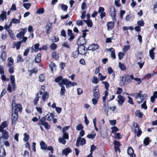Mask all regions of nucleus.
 Segmentation results:
<instances>
[{"mask_svg": "<svg viewBox=\"0 0 157 157\" xmlns=\"http://www.w3.org/2000/svg\"><path fill=\"white\" fill-rule=\"evenodd\" d=\"M141 93L142 91H140L138 93H135L131 94L132 96H135V98L136 99H138L139 98L140 99V101H137V102L139 104L141 103L145 99L147 96V95L146 94H141Z\"/></svg>", "mask_w": 157, "mask_h": 157, "instance_id": "f257e3e1", "label": "nucleus"}, {"mask_svg": "<svg viewBox=\"0 0 157 157\" xmlns=\"http://www.w3.org/2000/svg\"><path fill=\"white\" fill-rule=\"evenodd\" d=\"M133 128H132V131L134 132L135 134H136L137 136L139 137L142 134V131L140 128L138 124L135 122L133 123Z\"/></svg>", "mask_w": 157, "mask_h": 157, "instance_id": "f03ea898", "label": "nucleus"}, {"mask_svg": "<svg viewBox=\"0 0 157 157\" xmlns=\"http://www.w3.org/2000/svg\"><path fill=\"white\" fill-rule=\"evenodd\" d=\"M133 128H132V131L134 132L135 134H136L137 136L139 137L142 134V131L140 128L138 124L135 122L133 123Z\"/></svg>", "mask_w": 157, "mask_h": 157, "instance_id": "7ed1b4c3", "label": "nucleus"}, {"mask_svg": "<svg viewBox=\"0 0 157 157\" xmlns=\"http://www.w3.org/2000/svg\"><path fill=\"white\" fill-rule=\"evenodd\" d=\"M2 135V136L0 137V144L8 139L9 137L8 133L6 130L3 131Z\"/></svg>", "mask_w": 157, "mask_h": 157, "instance_id": "20e7f679", "label": "nucleus"}, {"mask_svg": "<svg viewBox=\"0 0 157 157\" xmlns=\"http://www.w3.org/2000/svg\"><path fill=\"white\" fill-rule=\"evenodd\" d=\"M53 29L52 23L48 22L45 26V32L46 34H49Z\"/></svg>", "mask_w": 157, "mask_h": 157, "instance_id": "39448f33", "label": "nucleus"}, {"mask_svg": "<svg viewBox=\"0 0 157 157\" xmlns=\"http://www.w3.org/2000/svg\"><path fill=\"white\" fill-rule=\"evenodd\" d=\"M119 84L121 86H123L128 84L126 75H124L120 77Z\"/></svg>", "mask_w": 157, "mask_h": 157, "instance_id": "423d86ee", "label": "nucleus"}, {"mask_svg": "<svg viewBox=\"0 0 157 157\" xmlns=\"http://www.w3.org/2000/svg\"><path fill=\"white\" fill-rule=\"evenodd\" d=\"M86 144V140L85 139L79 136L76 140V145L77 147H78L80 145L82 146Z\"/></svg>", "mask_w": 157, "mask_h": 157, "instance_id": "0eeeda50", "label": "nucleus"}, {"mask_svg": "<svg viewBox=\"0 0 157 157\" xmlns=\"http://www.w3.org/2000/svg\"><path fill=\"white\" fill-rule=\"evenodd\" d=\"M22 107L20 104H17L14 106H13L12 112L18 113V112H21L22 111Z\"/></svg>", "mask_w": 157, "mask_h": 157, "instance_id": "6e6552de", "label": "nucleus"}, {"mask_svg": "<svg viewBox=\"0 0 157 157\" xmlns=\"http://www.w3.org/2000/svg\"><path fill=\"white\" fill-rule=\"evenodd\" d=\"M77 50L78 52H79L80 54L81 55L85 54L87 52V50H88L87 48L86 49L84 45H80V46H78Z\"/></svg>", "mask_w": 157, "mask_h": 157, "instance_id": "1a4fd4ad", "label": "nucleus"}, {"mask_svg": "<svg viewBox=\"0 0 157 157\" xmlns=\"http://www.w3.org/2000/svg\"><path fill=\"white\" fill-rule=\"evenodd\" d=\"M117 101L119 106H122L124 102L125 98L124 97L121 95H118L117 96Z\"/></svg>", "mask_w": 157, "mask_h": 157, "instance_id": "9d476101", "label": "nucleus"}, {"mask_svg": "<svg viewBox=\"0 0 157 157\" xmlns=\"http://www.w3.org/2000/svg\"><path fill=\"white\" fill-rule=\"evenodd\" d=\"M93 94L94 98H99L100 95L99 88L98 86H95L94 87V89L93 90Z\"/></svg>", "mask_w": 157, "mask_h": 157, "instance_id": "9b49d317", "label": "nucleus"}, {"mask_svg": "<svg viewBox=\"0 0 157 157\" xmlns=\"http://www.w3.org/2000/svg\"><path fill=\"white\" fill-rule=\"evenodd\" d=\"M10 83L12 85L13 90H15L16 89V86L14 76V75H11L10 76Z\"/></svg>", "mask_w": 157, "mask_h": 157, "instance_id": "f8f14e48", "label": "nucleus"}, {"mask_svg": "<svg viewBox=\"0 0 157 157\" xmlns=\"http://www.w3.org/2000/svg\"><path fill=\"white\" fill-rule=\"evenodd\" d=\"M12 124H14L17 122L18 118V114L12 112Z\"/></svg>", "mask_w": 157, "mask_h": 157, "instance_id": "ddd939ff", "label": "nucleus"}, {"mask_svg": "<svg viewBox=\"0 0 157 157\" xmlns=\"http://www.w3.org/2000/svg\"><path fill=\"white\" fill-rule=\"evenodd\" d=\"M64 78H63L62 76L60 75L56 78L55 79V82L56 83H58L59 86H62V85H63V81Z\"/></svg>", "mask_w": 157, "mask_h": 157, "instance_id": "4468645a", "label": "nucleus"}, {"mask_svg": "<svg viewBox=\"0 0 157 157\" xmlns=\"http://www.w3.org/2000/svg\"><path fill=\"white\" fill-rule=\"evenodd\" d=\"M63 85H65L66 88H69L73 86L72 82L67 78L63 79Z\"/></svg>", "mask_w": 157, "mask_h": 157, "instance_id": "2eb2a0df", "label": "nucleus"}, {"mask_svg": "<svg viewBox=\"0 0 157 157\" xmlns=\"http://www.w3.org/2000/svg\"><path fill=\"white\" fill-rule=\"evenodd\" d=\"M86 41L85 38L83 37H79L78 40L77 44L78 46L80 45H84L85 44Z\"/></svg>", "mask_w": 157, "mask_h": 157, "instance_id": "dca6fc26", "label": "nucleus"}, {"mask_svg": "<svg viewBox=\"0 0 157 157\" xmlns=\"http://www.w3.org/2000/svg\"><path fill=\"white\" fill-rule=\"evenodd\" d=\"M127 153L130 155V157H136V155L134 154V150L132 148L130 147L127 150Z\"/></svg>", "mask_w": 157, "mask_h": 157, "instance_id": "f3484780", "label": "nucleus"}, {"mask_svg": "<svg viewBox=\"0 0 157 157\" xmlns=\"http://www.w3.org/2000/svg\"><path fill=\"white\" fill-rule=\"evenodd\" d=\"M99 46L97 44H93L89 45L88 48L87 49L89 50L95 51L98 49L99 48Z\"/></svg>", "mask_w": 157, "mask_h": 157, "instance_id": "a211bd4d", "label": "nucleus"}, {"mask_svg": "<svg viewBox=\"0 0 157 157\" xmlns=\"http://www.w3.org/2000/svg\"><path fill=\"white\" fill-rule=\"evenodd\" d=\"M6 12L4 11H2V13L0 15V21H3L5 20L6 19Z\"/></svg>", "mask_w": 157, "mask_h": 157, "instance_id": "6ab92c4d", "label": "nucleus"}, {"mask_svg": "<svg viewBox=\"0 0 157 157\" xmlns=\"http://www.w3.org/2000/svg\"><path fill=\"white\" fill-rule=\"evenodd\" d=\"M7 61V67H10L13 65L14 61L12 57L9 58L8 59Z\"/></svg>", "mask_w": 157, "mask_h": 157, "instance_id": "aec40b11", "label": "nucleus"}, {"mask_svg": "<svg viewBox=\"0 0 157 157\" xmlns=\"http://www.w3.org/2000/svg\"><path fill=\"white\" fill-rule=\"evenodd\" d=\"M110 16L116 15V11L115 7L113 6H111L109 7Z\"/></svg>", "mask_w": 157, "mask_h": 157, "instance_id": "412c9836", "label": "nucleus"}, {"mask_svg": "<svg viewBox=\"0 0 157 157\" xmlns=\"http://www.w3.org/2000/svg\"><path fill=\"white\" fill-rule=\"evenodd\" d=\"M155 49V48H153L152 49L149 50V56L151 58V59L152 60L154 59L155 58V53L154 52Z\"/></svg>", "mask_w": 157, "mask_h": 157, "instance_id": "4be33fe9", "label": "nucleus"}, {"mask_svg": "<svg viewBox=\"0 0 157 157\" xmlns=\"http://www.w3.org/2000/svg\"><path fill=\"white\" fill-rule=\"evenodd\" d=\"M71 149L68 147L63 150L62 151V154L66 156L68 155L69 153L71 152Z\"/></svg>", "mask_w": 157, "mask_h": 157, "instance_id": "5701e85b", "label": "nucleus"}, {"mask_svg": "<svg viewBox=\"0 0 157 157\" xmlns=\"http://www.w3.org/2000/svg\"><path fill=\"white\" fill-rule=\"evenodd\" d=\"M107 29L108 30H111L114 26V22L112 21H110L107 24Z\"/></svg>", "mask_w": 157, "mask_h": 157, "instance_id": "b1692460", "label": "nucleus"}, {"mask_svg": "<svg viewBox=\"0 0 157 157\" xmlns=\"http://www.w3.org/2000/svg\"><path fill=\"white\" fill-rule=\"evenodd\" d=\"M40 148L43 150H46L47 149V145L43 141H42L40 142Z\"/></svg>", "mask_w": 157, "mask_h": 157, "instance_id": "393cba45", "label": "nucleus"}, {"mask_svg": "<svg viewBox=\"0 0 157 157\" xmlns=\"http://www.w3.org/2000/svg\"><path fill=\"white\" fill-rule=\"evenodd\" d=\"M6 154L5 148L2 147H0V157H4Z\"/></svg>", "mask_w": 157, "mask_h": 157, "instance_id": "a878e982", "label": "nucleus"}, {"mask_svg": "<svg viewBox=\"0 0 157 157\" xmlns=\"http://www.w3.org/2000/svg\"><path fill=\"white\" fill-rule=\"evenodd\" d=\"M41 55L40 53L38 54L36 56L35 59V61L36 63H39L41 62Z\"/></svg>", "mask_w": 157, "mask_h": 157, "instance_id": "bb28decb", "label": "nucleus"}, {"mask_svg": "<svg viewBox=\"0 0 157 157\" xmlns=\"http://www.w3.org/2000/svg\"><path fill=\"white\" fill-rule=\"evenodd\" d=\"M157 73H155V72H153L151 74H148L145 75L144 76V78L145 79H149L151 77L153 76L155 74H157Z\"/></svg>", "mask_w": 157, "mask_h": 157, "instance_id": "cd10ccee", "label": "nucleus"}, {"mask_svg": "<svg viewBox=\"0 0 157 157\" xmlns=\"http://www.w3.org/2000/svg\"><path fill=\"white\" fill-rule=\"evenodd\" d=\"M39 45H40L38 43L36 44L34 46V50L33 49V46L31 47V50L32 51V52H33V51L36 52H38L39 50Z\"/></svg>", "mask_w": 157, "mask_h": 157, "instance_id": "c85d7f7f", "label": "nucleus"}, {"mask_svg": "<svg viewBox=\"0 0 157 157\" xmlns=\"http://www.w3.org/2000/svg\"><path fill=\"white\" fill-rule=\"evenodd\" d=\"M127 75V81L128 84L131 82L132 80L134 79V78L132 75L129 76Z\"/></svg>", "mask_w": 157, "mask_h": 157, "instance_id": "c756f323", "label": "nucleus"}, {"mask_svg": "<svg viewBox=\"0 0 157 157\" xmlns=\"http://www.w3.org/2000/svg\"><path fill=\"white\" fill-rule=\"evenodd\" d=\"M0 58L2 59V61H4L6 58V53L5 51H2V54L0 56Z\"/></svg>", "mask_w": 157, "mask_h": 157, "instance_id": "7c9ffc66", "label": "nucleus"}, {"mask_svg": "<svg viewBox=\"0 0 157 157\" xmlns=\"http://www.w3.org/2000/svg\"><path fill=\"white\" fill-rule=\"evenodd\" d=\"M43 95L42 97V98L44 101H45L48 98L49 95L48 93L46 92L44 93V94H43Z\"/></svg>", "mask_w": 157, "mask_h": 157, "instance_id": "2f4dec72", "label": "nucleus"}, {"mask_svg": "<svg viewBox=\"0 0 157 157\" xmlns=\"http://www.w3.org/2000/svg\"><path fill=\"white\" fill-rule=\"evenodd\" d=\"M118 67L122 71H125L126 70V68L125 65L121 62L119 63Z\"/></svg>", "mask_w": 157, "mask_h": 157, "instance_id": "473e14b6", "label": "nucleus"}, {"mask_svg": "<svg viewBox=\"0 0 157 157\" xmlns=\"http://www.w3.org/2000/svg\"><path fill=\"white\" fill-rule=\"evenodd\" d=\"M52 56L53 59L56 60H58L59 57V54L56 52H53L52 53Z\"/></svg>", "mask_w": 157, "mask_h": 157, "instance_id": "72a5a7b5", "label": "nucleus"}, {"mask_svg": "<svg viewBox=\"0 0 157 157\" xmlns=\"http://www.w3.org/2000/svg\"><path fill=\"white\" fill-rule=\"evenodd\" d=\"M61 87L60 94L61 96H63L64 95L65 93L66 92V90L65 88V86L63 85H62V86H59Z\"/></svg>", "mask_w": 157, "mask_h": 157, "instance_id": "f704fd0d", "label": "nucleus"}, {"mask_svg": "<svg viewBox=\"0 0 157 157\" xmlns=\"http://www.w3.org/2000/svg\"><path fill=\"white\" fill-rule=\"evenodd\" d=\"M79 52L77 50L73 52L71 54V56L74 58H76L78 57L79 54H80Z\"/></svg>", "mask_w": 157, "mask_h": 157, "instance_id": "c9c22d12", "label": "nucleus"}, {"mask_svg": "<svg viewBox=\"0 0 157 157\" xmlns=\"http://www.w3.org/2000/svg\"><path fill=\"white\" fill-rule=\"evenodd\" d=\"M135 114L137 117L140 118H142L143 113H142L141 112L140 110H136L135 112Z\"/></svg>", "mask_w": 157, "mask_h": 157, "instance_id": "e433bc0d", "label": "nucleus"}, {"mask_svg": "<svg viewBox=\"0 0 157 157\" xmlns=\"http://www.w3.org/2000/svg\"><path fill=\"white\" fill-rule=\"evenodd\" d=\"M46 118L45 117H43L40 119L39 122H38V124L40 125H43L46 122L45 121Z\"/></svg>", "mask_w": 157, "mask_h": 157, "instance_id": "4c0bfd02", "label": "nucleus"}, {"mask_svg": "<svg viewBox=\"0 0 157 157\" xmlns=\"http://www.w3.org/2000/svg\"><path fill=\"white\" fill-rule=\"evenodd\" d=\"M103 106L104 108V111L105 112L106 114H108L109 110L108 104L106 103H104L103 104Z\"/></svg>", "mask_w": 157, "mask_h": 157, "instance_id": "58836bf2", "label": "nucleus"}, {"mask_svg": "<svg viewBox=\"0 0 157 157\" xmlns=\"http://www.w3.org/2000/svg\"><path fill=\"white\" fill-rule=\"evenodd\" d=\"M39 93H37L36 94V96L34 100V105H36L37 104L39 100Z\"/></svg>", "mask_w": 157, "mask_h": 157, "instance_id": "ea45409f", "label": "nucleus"}, {"mask_svg": "<svg viewBox=\"0 0 157 157\" xmlns=\"http://www.w3.org/2000/svg\"><path fill=\"white\" fill-rule=\"evenodd\" d=\"M65 139L63 137L59 138L58 139V141L59 143L63 144H65L66 143V141Z\"/></svg>", "mask_w": 157, "mask_h": 157, "instance_id": "a19ab883", "label": "nucleus"}, {"mask_svg": "<svg viewBox=\"0 0 157 157\" xmlns=\"http://www.w3.org/2000/svg\"><path fill=\"white\" fill-rule=\"evenodd\" d=\"M22 42V41H20L18 42H15L14 45L16 48L17 50L19 49L21 45V43Z\"/></svg>", "mask_w": 157, "mask_h": 157, "instance_id": "79ce46f5", "label": "nucleus"}, {"mask_svg": "<svg viewBox=\"0 0 157 157\" xmlns=\"http://www.w3.org/2000/svg\"><path fill=\"white\" fill-rule=\"evenodd\" d=\"M44 9L43 8H40L39 9L36 11V13L38 14H41L44 13Z\"/></svg>", "mask_w": 157, "mask_h": 157, "instance_id": "37998d69", "label": "nucleus"}, {"mask_svg": "<svg viewBox=\"0 0 157 157\" xmlns=\"http://www.w3.org/2000/svg\"><path fill=\"white\" fill-rule=\"evenodd\" d=\"M53 117L54 115L52 113H50V115L47 114L45 116L46 119L48 121L50 120Z\"/></svg>", "mask_w": 157, "mask_h": 157, "instance_id": "c03bdc74", "label": "nucleus"}, {"mask_svg": "<svg viewBox=\"0 0 157 157\" xmlns=\"http://www.w3.org/2000/svg\"><path fill=\"white\" fill-rule=\"evenodd\" d=\"M11 21L13 23L15 24H17L20 23L19 19H17L15 18H13L11 19Z\"/></svg>", "mask_w": 157, "mask_h": 157, "instance_id": "a18cd8bd", "label": "nucleus"}, {"mask_svg": "<svg viewBox=\"0 0 157 157\" xmlns=\"http://www.w3.org/2000/svg\"><path fill=\"white\" fill-rule=\"evenodd\" d=\"M122 136L119 133H116L115 134L114 138L115 139H120L122 138Z\"/></svg>", "mask_w": 157, "mask_h": 157, "instance_id": "49530a36", "label": "nucleus"}, {"mask_svg": "<svg viewBox=\"0 0 157 157\" xmlns=\"http://www.w3.org/2000/svg\"><path fill=\"white\" fill-rule=\"evenodd\" d=\"M130 48V46L129 45H125L123 49V52H125L129 50Z\"/></svg>", "mask_w": 157, "mask_h": 157, "instance_id": "de8ad7c7", "label": "nucleus"}, {"mask_svg": "<svg viewBox=\"0 0 157 157\" xmlns=\"http://www.w3.org/2000/svg\"><path fill=\"white\" fill-rule=\"evenodd\" d=\"M149 143V138L147 137L144 140V143L145 146H147Z\"/></svg>", "mask_w": 157, "mask_h": 157, "instance_id": "09e8293b", "label": "nucleus"}, {"mask_svg": "<svg viewBox=\"0 0 157 157\" xmlns=\"http://www.w3.org/2000/svg\"><path fill=\"white\" fill-rule=\"evenodd\" d=\"M50 68H51V71L52 72L54 68L56 67V65L55 63L53 62H51L49 66Z\"/></svg>", "mask_w": 157, "mask_h": 157, "instance_id": "8fccbe9b", "label": "nucleus"}, {"mask_svg": "<svg viewBox=\"0 0 157 157\" xmlns=\"http://www.w3.org/2000/svg\"><path fill=\"white\" fill-rule=\"evenodd\" d=\"M39 78L40 82H43L45 80V77L43 74H41L40 75Z\"/></svg>", "mask_w": 157, "mask_h": 157, "instance_id": "3c124183", "label": "nucleus"}, {"mask_svg": "<svg viewBox=\"0 0 157 157\" xmlns=\"http://www.w3.org/2000/svg\"><path fill=\"white\" fill-rule=\"evenodd\" d=\"M8 33H9L10 36L13 39H14L15 37V36L14 34V33L12 32V30H9Z\"/></svg>", "mask_w": 157, "mask_h": 157, "instance_id": "603ef678", "label": "nucleus"}, {"mask_svg": "<svg viewBox=\"0 0 157 157\" xmlns=\"http://www.w3.org/2000/svg\"><path fill=\"white\" fill-rule=\"evenodd\" d=\"M31 6V4L30 3H24L23 6L26 9L28 10Z\"/></svg>", "mask_w": 157, "mask_h": 157, "instance_id": "864d4df0", "label": "nucleus"}, {"mask_svg": "<svg viewBox=\"0 0 157 157\" xmlns=\"http://www.w3.org/2000/svg\"><path fill=\"white\" fill-rule=\"evenodd\" d=\"M96 136V133H94L93 134H88L87 136V137L89 139H93L95 138Z\"/></svg>", "mask_w": 157, "mask_h": 157, "instance_id": "5fc2aeb1", "label": "nucleus"}, {"mask_svg": "<svg viewBox=\"0 0 157 157\" xmlns=\"http://www.w3.org/2000/svg\"><path fill=\"white\" fill-rule=\"evenodd\" d=\"M83 128V127L81 124H78L76 126V129L78 131L82 130Z\"/></svg>", "mask_w": 157, "mask_h": 157, "instance_id": "6e6d98bb", "label": "nucleus"}, {"mask_svg": "<svg viewBox=\"0 0 157 157\" xmlns=\"http://www.w3.org/2000/svg\"><path fill=\"white\" fill-rule=\"evenodd\" d=\"M99 98H94L92 99V101L93 104L94 105H96L98 102Z\"/></svg>", "mask_w": 157, "mask_h": 157, "instance_id": "4d7b16f0", "label": "nucleus"}, {"mask_svg": "<svg viewBox=\"0 0 157 157\" xmlns=\"http://www.w3.org/2000/svg\"><path fill=\"white\" fill-rule=\"evenodd\" d=\"M50 48L52 50L56 49L57 48V45L54 43H52L50 46Z\"/></svg>", "mask_w": 157, "mask_h": 157, "instance_id": "13d9d810", "label": "nucleus"}, {"mask_svg": "<svg viewBox=\"0 0 157 157\" xmlns=\"http://www.w3.org/2000/svg\"><path fill=\"white\" fill-rule=\"evenodd\" d=\"M24 61V59L20 56L18 55L17 58V62L21 63Z\"/></svg>", "mask_w": 157, "mask_h": 157, "instance_id": "bf43d9fd", "label": "nucleus"}, {"mask_svg": "<svg viewBox=\"0 0 157 157\" xmlns=\"http://www.w3.org/2000/svg\"><path fill=\"white\" fill-rule=\"evenodd\" d=\"M98 82V80L96 76H94L92 80V82L94 84H97Z\"/></svg>", "mask_w": 157, "mask_h": 157, "instance_id": "052dcab7", "label": "nucleus"}, {"mask_svg": "<svg viewBox=\"0 0 157 157\" xmlns=\"http://www.w3.org/2000/svg\"><path fill=\"white\" fill-rule=\"evenodd\" d=\"M24 138L23 139V140L24 141L27 142L29 139V135L26 133H25L24 134Z\"/></svg>", "mask_w": 157, "mask_h": 157, "instance_id": "680f3d73", "label": "nucleus"}, {"mask_svg": "<svg viewBox=\"0 0 157 157\" xmlns=\"http://www.w3.org/2000/svg\"><path fill=\"white\" fill-rule=\"evenodd\" d=\"M146 101H144L143 103L141 105V107L142 109H144L145 110H146L147 109V107L146 104Z\"/></svg>", "mask_w": 157, "mask_h": 157, "instance_id": "e2e57ef3", "label": "nucleus"}, {"mask_svg": "<svg viewBox=\"0 0 157 157\" xmlns=\"http://www.w3.org/2000/svg\"><path fill=\"white\" fill-rule=\"evenodd\" d=\"M102 82L104 84L105 89L106 90H108L109 86V84L106 81Z\"/></svg>", "mask_w": 157, "mask_h": 157, "instance_id": "0e129e2a", "label": "nucleus"}, {"mask_svg": "<svg viewBox=\"0 0 157 157\" xmlns=\"http://www.w3.org/2000/svg\"><path fill=\"white\" fill-rule=\"evenodd\" d=\"M124 53L121 52H119L118 54V57L119 59L120 60L121 59L124 57Z\"/></svg>", "mask_w": 157, "mask_h": 157, "instance_id": "69168bd1", "label": "nucleus"}, {"mask_svg": "<svg viewBox=\"0 0 157 157\" xmlns=\"http://www.w3.org/2000/svg\"><path fill=\"white\" fill-rule=\"evenodd\" d=\"M113 144L114 146L116 147H120L121 145L119 142L117 140H115L114 141Z\"/></svg>", "mask_w": 157, "mask_h": 157, "instance_id": "338daca9", "label": "nucleus"}, {"mask_svg": "<svg viewBox=\"0 0 157 157\" xmlns=\"http://www.w3.org/2000/svg\"><path fill=\"white\" fill-rule=\"evenodd\" d=\"M113 133H115L119 130L116 127H113L111 128Z\"/></svg>", "mask_w": 157, "mask_h": 157, "instance_id": "774afa93", "label": "nucleus"}]
</instances>
